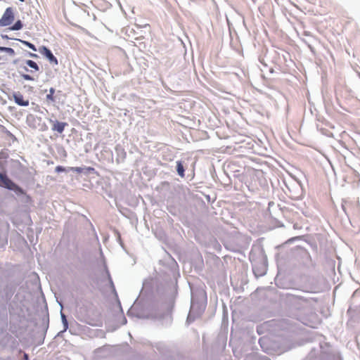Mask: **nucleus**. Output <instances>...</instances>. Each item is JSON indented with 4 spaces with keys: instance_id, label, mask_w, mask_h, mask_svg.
Here are the masks:
<instances>
[{
    "instance_id": "obj_1",
    "label": "nucleus",
    "mask_w": 360,
    "mask_h": 360,
    "mask_svg": "<svg viewBox=\"0 0 360 360\" xmlns=\"http://www.w3.org/2000/svg\"><path fill=\"white\" fill-rule=\"evenodd\" d=\"M14 19L13 9L11 7L7 8L0 19V27L11 25L14 21Z\"/></svg>"
},
{
    "instance_id": "obj_2",
    "label": "nucleus",
    "mask_w": 360,
    "mask_h": 360,
    "mask_svg": "<svg viewBox=\"0 0 360 360\" xmlns=\"http://www.w3.org/2000/svg\"><path fill=\"white\" fill-rule=\"evenodd\" d=\"M0 181L1 186L11 190L20 189L8 176L3 173H0Z\"/></svg>"
},
{
    "instance_id": "obj_3",
    "label": "nucleus",
    "mask_w": 360,
    "mask_h": 360,
    "mask_svg": "<svg viewBox=\"0 0 360 360\" xmlns=\"http://www.w3.org/2000/svg\"><path fill=\"white\" fill-rule=\"evenodd\" d=\"M39 52L46 56L51 63H53L54 65H58V60L51 53V51L46 48V46H41L39 48Z\"/></svg>"
},
{
    "instance_id": "obj_4",
    "label": "nucleus",
    "mask_w": 360,
    "mask_h": 360,
    "mask_svg": "<svg viewBox=\"0 0 360 360\" xmlns=\"http://www.w3.org/2000/svg\"><path fill=\"white\" fill-rule=\"evenodd\" d=\"M14 101L20 106H27L29 105V100L24 99L22 94L20 92L14 93L13 94Z\"/></svg>"
},
{
    "instance_id": "obj_5",
    "label": "nucleus",
    "mask_w": 360,
    "mask_h": 360,
    "mask_svg": "<svg viewBox=\"0 0 360 360\" xmlns=\"http://www.w3.org/2000/svg\"><path fill=\"white\" fill-rule=\"evenodd\" d=\"M66 125H67L66 122L54 121L53 123V126H52V130L61 134L63 132Z\"/></svg>"
},
{
    "instance_id": "obj_6",
    "label": "nucleus",
    "mask_w": 360,
    "mask_h": 360,
    "mask_svg": "<svg viewBox=\"0 0 360 360\" xmlns=\"http://www.w3.org/2000/svg\"><path fill=\"white\" fill-rule=\"evenodd\" d=\"M176 170L180 176H181V177L184 176V165H182L181 162H180V161L176 162Z\"/></svg>"
},
{
    "instance_id": "obj_7",
    "label": "nucleus",
    "mask_w": 360,
    "mask_h": 360,
    "mask_svg": "<svg viewBox=\"0 0 360 360\" xmlns=\"http://www.w3.org/2000/svg\"><path fill=\"white\" fill-rule=\"evenodd\" d=\"M22 27H23V25L22 23V22L20 20H18V21L15 22V23L13 26L8 27V30H20L22 28Z\"/></svg>"
},
{
    "instance_id": "obj_8",
    "label": "nucleus",
    "mask_w": 360,
    "mask_h": 360,
    "mask_svg": "<svg viewBox=\"0 0 360 360\" xmlns=\"http://www.w3.org/2000/svg\"><path fill=\"white\" fill-rule=\"evenodd\" d=\"M55 93V89L53 88H50L49 89V94H48L46 96V99L49 102H54L55 98L53 96V94Z\"/></svg>"
},
{
    "instance_id": "obj_9",
    "label": "nucleus",
    "mask_w": 360,
    "mask_h": 360,
    "mask_svg": "<svg viewBox=\"0 0 360 360\" xmlns=\"http://www.w3.org/2000/svg\"><path fill=\"white\" fill-rule=\"evenodd\" d=\"M0 51H4L11 56L15 55V51L12 48L0 46Z\"/></svg>"
},
{
    "instance_id": "obj_10",
    "label": "nucleus",
    "mask_w": 360,
    "mask_h": 360,
    "mask_svg": "<svg viewBox=\"0 0 360 360\" xmlns=\"http://www.w3.org/2000/svg\"><path fill=\"white\" fill-rule=\"evenodd\" d=\"M26 64L29 67L34 69L35 70H37V71L39 70V66H38V65L34 61L31 60H28L26 61Z\"/></svg>"
},
{
    "instance_id": "obj_11",
    "label": "nucleus",
    "mask_w": 360,
    "mask_h": 360,
    "mask_svg": "<svg viewBox=\"0 0 360 360\" xmlns=\"http://www.w3.org/2000/svg\"><path fill=\"white\" fill-rule=\"evenodd\" d=\"M23 44H25L26 46L29 47L30 49H31L33 51H37V49L35 47V46L34 44H32V43L29 42V41H23V40H20Z\"/></svg>"
},
{
    "instance_id": "obj_12",
    "label": "nucleus",
    "mask_w": 360,
    "mask_h": 360,
    "mask_svg": "<svg viewBox=\"0 0 360 360\" xmlns=\"http://www.w3.org/2000/svg\"><path fill=\"white\" fill-rule=\"evenodd\" d=\"M70 170L72 172H76L77 173H81L83 171V168L79 167H72L70 168Z\"/></svg>"
},
{
    "instance_id": "obj_13",
    "label": "nucleus",
    "mask_w": 360,
    "mask_h": 360,
    "mask_svg": "<svg viewBox=\"0 0 360 360\" xmlns=\"http://www.w3.org/2000/svg\"><path fill=\"white\" fill-rule=\"evenodd\" d=\"M22 77L25 80H28V81L34 80V78L29 75H22Z\"/></svg>"
},
{
    "instance_id": "obj_14",
    "label": "nucleus",
    "mask_w": 360,
    "mask_h": 360,
    "mask_svg": "<svg viewBox=\"0 0 360 360\" xmlns=\"http://www.w3.org/2000/svg\"><path fill=\"white\" fill-rule=\"evenodd\" d=\"M55 170L56 172H62L65 171V168L62 166H57Z\"/></svg>"
},
{
    "instance_id": "obj_15",
    "label": "nucleus",
    "mask_w": 360,
    "mask_h": 360,
    "mask_svg": "<svg viewBox=\"0 0 360 360\" xmlns=\"http://www.w3.org/2000/svg\"><path fill=\"white\" fill-rule=\"evenodd\" d=\"M86 170L88 171V172H94L95 169L94 167H88L86 168Z\"/></svg>"
},
{
    "instance_id": "obj_16",
    "label": "nucleus",
    "mask_w": 360,
    "mask_h": 360,
    "mask_svg": "<svg viewBox=\"0 0 360 360\" xmlns=\"http://www.w3.org/2000/svg\"><path fill=\"white\" fill-rule=\"evenodd\" d=\"M3 39H9L7 35H1Z\"/></svg>"
},
{
    "instance_id": "obj_17",
    "label": "nucleus",
    "mask_w": 360,
    "mask_h": 360,
    "mask_svg": "<svg viewBox=\"0 0 360 360\" xmlns=\"http://www.w3.org/2000/svg\"><path fill=\"white\" fill-rule=\"evenodd\" d=\"M30 56H32V57H37V56L36 54H34V53H31Z\"/></svg>"
}]
</instances>
